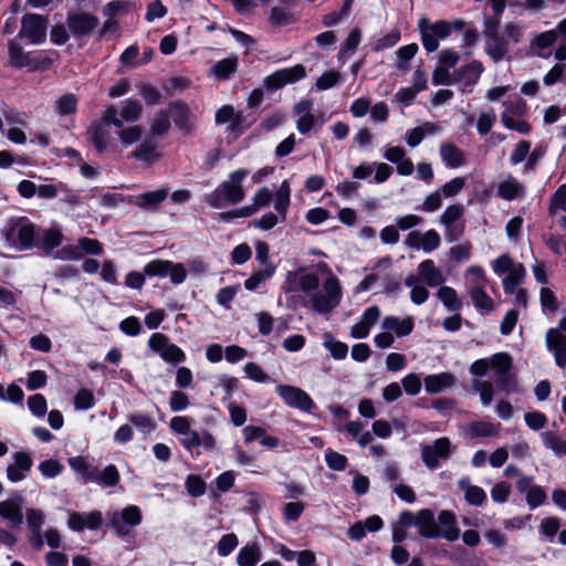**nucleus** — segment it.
Wrapping results in <instances>:
<instances>
[{
	"label": "nucleus",
	"instance_id": "39",
	"mask_svg": "<svg viewBox=\"0 0 566 566\" xmlns=\"http://www.w3.org/2000/svg\"><path fill=\"white\" fill-rule=\"evenodd\" d=\"M132 156L136 159L151 165L159 159L157 153V143L153 138L145 139L133 153Z\"/></svg>",
	"mask_w": 566,
	"mask_h": 566
},
{
	"label": "nucleus",
	"instance_id": "34",
	"mask_svg": "<svg viewBox=\"0 0 566 566\" xmlns=\"http://www.w3.org/2000/svg\"><path fill=\"white\" fill-rule=\"evenodd\" d=\"M458 485L464 492V499L469 504L481 506L486 501L485 491L478 485H472L469 478L460 479Z\"/></svg>",
	"mask_w": 566,
	"mask_h": 566
},
{
	"label": "nucleus",
	"instance_id": "37",
	"mask_svg": "<svg viewBox=\"0 0 566 566\" xmlns=\"http://www.w3.org/2000/svg\"><path fill=\"white\" fill-rule=\"evenodd\" d=\"M524 186L513 177L501 181L497 186V196L504 200L512 201L524 195Z\"/></svg>",
	"mask_w": 566,
	"mask_h": 566
},
{
	"label": "nucleus",
	"instance_id": "56",
	"mask_svg": "<svg viewBox=\"0 0 566 566\" xmlns=\"http://www.w3.org/2000/svg\"><path fill=\"white\" fill-rule=\"evenodd\" d=\"M28 407L31 413L38 418L45 416L48 411V402L43 395L34 394L28 398Z\"/></svg>",
	"mask_w": 566,
	"mask_h": 566
},
{
	"label": "nucleus",
	"instance_id": "8",
	"mask_svg": "<svg viewBox=\"0 0 566 566\" xmlns=\"http://www.w3.org/2000/svg\"><path fill=\"white\" fill-rule=\"evenodd\" d=\"M106 518L107 526L123 537L129 533V527H135L142 523V511L137 505H128L120 512L108 511Z\"/></svg>",
	"mask_w": 566,
	"mask_h": 566
},
{
	"label": "nucleus",
	"instance_id": "10",
	"mask_svg": "<svg viewBox=\"0 0 566 566\" xmlns=\"http://www.w3.org/2000/svg\"><path fill=\"white\" fill-rule=\"evenodd\" d=\"M144 273L150 277L169 276L175 285L184 283L187 277V270L182 263H174L168 260H154L148 262L144 268Z\"/></svg>",
	"mask_w": 566,
	"mask_h": 566
},
{
	"label": "nucleus",
	"instance_id": "63",
	"mask_svg": "<svg viewBox=\"0 0 566 566\" xmlns=\"http://www.w3.org/2000/svg\"><path fill=\"white\" fill-rule=\"evenodd\" d=\"M325 462L329 469L343 471L347 465V458L332 449H327L325 451Z\"/></svg>",
	"mask_w": 566,
	"mask_h": 566
},
{
	"label": "nucleus",
	"instance_id": "12",
	"mask_svg": "<svg viewBox=\"0 0 566 566\" xmlns=\"http://www.w3.org/2000/svg\"><path fill=\"white\" fill-rule=\"evenodd\" d=\"M276 394L283 402L304 412H311L315 408V402L311 396L303 389L290 385H277Z\"/></svg>",
	"mask_w": 566,
	"mask_h": 566
},
{
	"label": "nucleus",
	"instance_id": "33",
	"mask_svg": "<svg viewBox=\"0 0 566 566\" xmlns=\"http://www.w3.org/2000/svg\"><path fill=\"white\" fill-rule=\"evenodd\" d=\"M175 125L182 132L189 133L193 125V117L188 107L181 103H172L169 107Z\"/></svg>",
	"mask_w": 566,
	"mask_h": 566
},
{
	"label": "nucleus",
	"instance_id": "11",
	"mask_svg": "<svg viewBox=\"0 0 566 566\" xmlns=\"http://www.w3.org/2000/svg\"><path fill=\"white\" fill-rule=\"evenodd\" d=\"M421 459L429 470H436L441 461H447L451 455V441L447 437L438 438L432 444H421Z\"/></svg>",
	"mask_w": 566,
	"mask_h": 566
},
{
	"label": "nucleus",
	"instance_id": "46",
	"mask_svg": "<svg viewBox=\"0 0 566 566\" xmlns=\"http://www.w3.org/2000/svg\"><path fill=\"white\" fill-rule=\"evenodd\" d=\"M556 41V34L552 30H548L537 34L531 41V49L536 55L545 57L547 54H545L544 51L549 49Z\"/></svg>",
	"mask_w": 566,
	"mask_h": 566
},
{
	"label": "nucleus",
	"instance_id": "28",
	"mask_svg": "<svg viewBox=\"0 0 566 566\" xmlns=\"http://www.w3.org/2000/svg\"><path fill=\"white\" fill-rule=\"evenodd\" d=\"M168 188L146 191L144 193L134 196L132 202L144 210H156L158 205L168 197Z\"/></svg>",
	"mask_w": 566,
	"mask_h": 566
},
{
	"label": "nucleus",
	"instance_id": "25",
	"mask_svg": "<svg viewBox=\"0 0 566 566\" xmlns=\"http://www.w3.org/2000/svg\"><path fill=\"white\" fill-rule=\"evenodd\" d=\"M463 207L461 205H451L447 207L440 216V222L444 226L449 241H454L462 233V227H457L454 223L462 217Z\"/></svg>",
	"mask_w": 566,
	"mask_h": 566
},
{
	"label": "nucleus",
	"instance_id": "1",
	"mask_svg": "<svg viewBox=\"0 0 566 566\" xmlns=\"http://www.w3.org/2000/svg\"><path fill=\"white\" fill-rule=\"evenodd\" d=\"M318 270L326 274L322 290H318L321 279L317 272L298 268L285 274L282 291L291 296L303 293L307 297L306 305L311 310L327 316L340 304L343 290L339 280L331 272L327 264H318Z\"/></svg>",
	"mask_w": 566,
	"mask_h": 566
},
{
	"label": "nucleus",
	"instance_id": "26",
	"mask_svg": "<svg viewBox=\"0 0 566 566\" xmlns=\"http://www.w3.org/2000/svg\"><path fill=\"white\" fill-rule=\"evenodd\" d=\"M416 276L419 279V282H422L431 287L439 286L446 281L442 271L437 268L434 262L430 259L419 263Z\"/></svg>",
	"mask_w": 566,
	"mask_h": 566
},
{
	"label": "nucleus",
	"instance_id": "45",
	"mask_svg": "<svg viewBox=\"0 0 566 566\" xmlns=\"http://www.w3.org/2000/svg\"><path fill=\"white\" fill-rule=\"evenodd\" d=\"M143 112V106L139 101L125 99L120 109H118V117L124 122L134 123L139 119Z\"/></svg>",
	"mask_w": 566,
	"mask_h": 566
},
{
	"label": "nucleus",
	"instance_id": "58",
	"mask_svg": "<svg viewBox=\"0 0 566 566\" xmlns=\"http://www.w3.org/2000/svg\"><path fill=\"white\" fill-rule=\"evenodd\" d=\"M129 421L143 433H149L156 428L155 420L144 413L138 412L129 416Z\"/></svg>",
	"mask_w": 566,
	"mask_h": 566
},
{
	"label": "nucleus",
	"instance_id": "36",
	"mask_svg": "<svg viewBox=\"0 0 566 566\" xmlns=\"http://www.w3.org/2000/svg\"><path fill=\"white\" fill-rule=\"evenodd\" d=\"M88 480L102 486H114L119 481V473L113 464L107 465L104 470L93 468Z\"/></svg>",
	"mask_w": 566,
	"mask_h": 566
},
{
	"label": "nucleus",
	"instance_id": "20",
	"mask_svg": "<svg viewBox=\"0 0 566 566\" xmlns=\"http://www.w3.org/2000/svg\"><path fill=\"white\" fill-rule=\"evenodd\" d=\"M103 524V515L99 511L88 513L73 512L70 514L67 526L74 532H83L85 528L97 531Z\"/></svg>",
	"mask_w": 566,
	"mask_h": 566
},
{
	"label": "nucleus",
	"instance_id": "53",
	"mask_svg": "<svg viewBox=\"0 0 566 566\" xmlns=\"http://www.w3.org/2000/svg\"><path fill=\"white\" fill-rule=\"evenodd\" d=\"M512 359L506 353H497L490 358V369L495 373L496 379L510 373Z\"/></svg>",
	"mask_w": 566,
	"mask_h": 566
},
{
	"label": "nucleus",
	"instance_id": "23",
	"mask_svg": "<svg viewBox=\"0 0 566 566\" xmlns=\"http://www.w3.org/2000/svg\"><path fill=\"white\" fill-rule=\"evenodd\" d=\"M384 158L396 165L398 175L410 176L415 171L413 163L406 156V150L400 146H389L384 149Z\"/></svg>",
	"mask_w": 566,
	"mask_h": 566
},
{
	"label": "nucleus",
	"instance_id": "49",
	"mask_svg": "<svg viewBox=\"0 0 566 566\" xmlns=\"http://www.w3.org/2000/svg\"><path fill=\"white\" fill-rule=\"evenodd\" d=\"M509 51L507 41L496 34L486 40V52L495 61L502 60Z\"/></svg>",
	"mask_w": 566,
	"mask_h": 566
},
{
	"label": "nucleus",
	"instance_id": "5",
	"mask_svg": "<svg viewBox=\"0 0 566 566\" xmlns=\"http://www.w3.org/2000/svg\"><path fill=\"white\" fill-rule=\"evenodd\" d=\"M123 127V120L118 117V108L108 105L102 113L99 122L93 124L88 129V136L97 153L103 154L111 147L109 126Z\"/></svg>",
	"mask_w": 566,
	"mask_h": 566
},
{
	"label": "nucleus",
	"instance_id": "57",
	"mask_svg": "<svg viewBox=\"0 0 566 566\" xmlns=\"http://www.w3.org/2000/svg\"><path fill=\"white\" fill-rule=\"evenodd\" d=\"M496 122V114L493 109L482 112L478 116L476 130L480 135H486L491 132Z\"/></svg>",
	"mask_w": 566,
	"mask_h": 566
},
{
	"label": "nucleus",
	"instance_id": "31",
	"mask_svg": "<svg viewBox=\"0 0 566 566\" xmlns=\"http://www.w3.org/2000/svg\"><path fill=\"white\" fill-rule=\"evenodd\" d=\"M467 292L470 295L473 305L478 311L491 312L494 308L493 300L486 294V285L465 284Z\"/></svg>",
	"mask_w": 566,
	"mask_h": 566
},
{
	"label": "nucleus",
	"instance_id": "62",
	"mask_svg": "<svg viewBox=\"0 0 566 566\" xmlns=\"http://www.w3.org/2000/svg\"><path fill=\"white\" fill-rule=\"evenodd\" d=\"M189 397L181 390H174L170 394L169 407L172 412H180L189 407Z\"/></svg>",
	"mask_w": 566,
	"mask_h": 566
},
{
	"label": "nucleus",
	"instance_id": "16",
	"mask_svg": "<svg viewBox=\"0 0 566 566\" xmlns=\"http://www.w3.org/2000/svg\"><path fill=\"white\" fill-rule=\"evenodd\" d=\"M441 238L440 234L434 230L430 229L426 232L411 231L405 239V244L415 250H422L426 253H430L440 247Z\"/></svg>",
	"mask_w": 566,
	"mask_h": 566
},
{
	"label": "nucleus",
	"instance_id": "15",
	"mask_svg": "<svg viewBox=\"0 0 566 566\" xmlns=\"http://www.w3.org/2000/svg\"><path fill=\"white\" fill-rule=\"evenodd\" d=\"M23 504L24 499L20 494L0 501V518L12 527L20 526L24 520Z\"/></svg>",
	"mask_w": 566,
	"mask_h": 566
},
{
	"label": "nucleus",
	"instance_id": "29",
	"mask_svg": "<svg viewBox=\"0 0 566 566\" xmlns=\"http://www.w3.org/2000/svg\"><path fill=\"white\" fill-rule=\"evenodd\" d=\"M419 534L424 538H438V526L434 514L430 509L418 511L417 525Z\"/></svg>",
	"mask_w": 566,
	"mask_h": 566
},
{
	"label": "nucleus",
	"instance_id": "50",
	"mask_svg": "<svg viewBox=\"0 0 566 566\" xmlns=\"http://www.w3.org/2000/svg\"><path fill=\"white\" fill-rule=\"evenodd\" d=\"M500 423L474 421L468 424V433L471 438L493 437L497 433Z\"/></svg>",
	"mask_w": 566,
	"mask_h": 566
},
{
	"label": "nucleus",
	"instance_id": "61",
	"mask_svg": "<svg viewBox=\"0 0 566 566\" xmlns=\"http://www.w3.org/2000/svg\"><path fill=\"white\" fill-rule=\"evenodd\" d=\"M142 137V129L139 126H129L122 128L118 132V138L124 147H129Z\"/></svg>",
	"mask_w": 566,
	"mask_h": 566
},
{
	"label": "nucleus",
	"instance_id": "41",
	"mask_svg": "<svg viewBox=\"0 0 566 566\" xmlns=\"http://www.w3.org/2000/svg\"><path fill=\"white\" fill-rule=\"evenodd\" d=\"M239 60L235 55H230L218 61L210 70V74L218 80H228L238 70Z\"/></svg>",
	"mask_w": 566,
	"mask_h": 566
},
{
	"label": "nucleus",
	"instance_id": "9",
	"mask_svg": "<svg viewBox=\"0 0 566 566\" xmlns=\"http://www.w3.org/2000/svg\"><path fill=\"white\" fill-rule=\"evenodd\" d=\"M48 21L42 15L28 13L22 17L21 29L15 38L25 39L30 44H42L46 39Z\"/></svg>",
	"mask_w": 566,
	"mask_h": 566
},
{
	"label": "nucleus",
	"instance_id": "27",
	"mask_svg": "<svg viewBox=\"0 0 566 566\" xmlns=\"http://www.w3.org/2000/svg\"><path fill=\"white\" fill-rule=\"evenodd\" d=\"M455 382V376L448 371L428 375L423 379L424 389L430 395L440 394L454 386Z\"/></svg>",
	"mask_w": 566,
	"mask_h": 566
},
{
	"label": "nucleus",
	"instance_id": "59",
	"mask_svg": "<svg viewBox=\"0 0 566 566\" xmlns=\"http://www.w3.org/2000/svg\"><path fill=\"white\" fill-rule=\"evenodd\" d=\"M69 465L72 470H74L83 480L84 483H88V476L92 473V469L87 464L86 460L83 457H73L69 459Z\"/></svg>",
	"mask_w": 566,
	"mask_h": 566
},
{
	"label": "nucleus",
	"instance_id": "13",
	"mask_svg": "<svg viewBox=\"0 0 566 566\" xmlns=\"http://www.w3.org/2000/svg\"><path fill=\"white\" fill-rule=\"evenodd\" d=\"M148 346L166 363L179 364L186 360L185 352L177 345L169 343L165 334H153L148 340Z\"/></svg>",
	"mask_w": 566,
	"mask_h": 566
},
{
	"label": "nucleus",
	"instance_id": "38",
	"mask_svg": "<svg viewBox=\"0 0 566 566\" xmlns=\"http://www.w3.org/2000/svg\"><path fill=\"white\" fill-rule=\"evenodd\" d=\"M262 558L260 545L256 542L247 543L238 553L239 566H255Z\"/></svg>",
	"mask_w": 566,
	"mask_h": 566
},
{
	"label": "nucleus",
	"instance_id": "60",
	"mask_svg": "<svg viewBox=\"0 0 566 566\" xmlns=\"http://www.w3.org/2000/svg\"><path fill=\"white\" fill-rule=\"evenodd\" d=\"M239 539L235 534H224L218 542L217 551L219 556H228L238 546Z\"/></svg>",
	"mask_w": 566,
	"mask_h": 566
},
{
	"label": "nucleus",
	"instance_id": "64",
	"mask_svg": "<svg viewBox=\"0 0 566 566\" xmlns=\"http://www.w3.org/2000/svg\"><path fill=\"white\" fill-rule=\"evenodd\" d=\"M544 444L546 448L553 450L557 455L566 454V440L560 439L552 432L545 433Z\"/></svg>",
	"mask_w": 566,
	"mask_h": 566
},
{
	"label": "nucleus",
	"instance_id": "32",
	"mask_svg": "<svg viewBox=\"0 0 566 566\" xmlns=\"http://www.w3.org/2000/svg\"><path fill=\"white\" fill-rule=\"evenodd\" d=\"M439 153L443 164L449 168H459L467 164L464 153L454 144H442Z\"/></svg>",
	"mask_w": 566,
	"mask_h": 566
},
{
	"label": "nucleus",
	"instance_id": "17",
	"mask_svg": "<svg viewBox=\"0 0 566 566\" xmlns=\"http://www.w3.org/2000/svg\"><path fill=\"white\" fill-rule=\"evenodd\" d=\"M482 72V64L478 61H472L469 64L461 66L454 73L452 84L458 85L461 92L470 93L472 92L474 85L478 83Z\"/></svg>",
	"mask_w": 566,
	"mask_h": 566
},
{
	"label": "nucleus",
	"instance_id": "30",
	"mask_svg": "<svg viewBox=\"0 0 566 566\" xmlns=\"http://www.w3.org/2000/svg\"><path fill=\"white\" fill-rule=\"evenodd\" d=\"M415 327L413 318L408 316L400 319L397 316H386L381 322V328L384 331L395 332L397 337L408 336Z\"/></svg>",
	"mask_w": 566,
	"mask_h": 566
},
{
	"label": "nucleus",
	"instance_id": "22",
	"mask_svg": "<svg viewBox=\"0 0 566 566\" xmlns=\"http://www.w3.org/2000/svg\"><path fill=\"white\" fill-rule=\"evenodd\" d=\"M97 25L98 19L91 13H70L67 17V28L75 36L85 35L93 31Z\"/></svg>",
	"mask_w": 566,
	"mask_h": 566
},
{
	"label": "nucleus",
	"instance_id": "21",
	"mask_svg": "<svg viewBox=\"0 0 566 566\" xmlns=\"http://www.w3.org/2000/svg\"><path fill=\"white\" fill-rule=\"evenodd\" d=\"M379 317L380 310L378 306L367 307L363 312L359 321L352 326L349 332L350 337L355 339L366 338L369 335L371 327L378 322Z\"/></svg>",
	"mask_w": 566,
	"mask_h": 566
},
{
	"label": "nucleus",
	"instance_id": "3",
	"mask_svg": "<svg viewBox=\"0 0 566 566\" xmlns=\"http://www.w3.org/2000/svg\"><path fill=\"white\" fill-rule=\"evenodd\" d=\"M2 234L11 247L28 250L34 244L35 226L27 217H11L6 221Z\"/></svg>",
	"mask_w": 566,
	"mask_h": 566
},
{
	"label": "nucleus",
	"instance_id": "35",
	"mask_svg": "<svg viewBox=\"0 0 566 566\" xmlns=\"http://www.w3.org/2000/svg\"><path fill=\"white\" fill-rule=\"evenodd\" d=\"M64 235L57 224L43 230L40 234L39 245L46 253H51L55 248L61 245Z\"/></svg>",
	"mask_w": 566,
	"mask_h": 566
},
{
	"label": "nucleus",
	"instance_id": "54",
	"mask_svg": "<svg viewBox=\"0 0 566 566\" xmlns=\"http://www.w3.org/2000/svg\"><path fill=\"white\" fill-rule=\"evenodd\" d=\"M76 107L77 98L74 94H65L61 96L54 105V109L60 116L73 114L76 111Z\"/></svg>",
	"mask_w": 566,
	"mask_h": 566
},
{
	"label": "nucleus",
	"instance_id": "55",
	"mask_svg": "<svg viewBox=\"0 0 566 566\" xmlns=\"http://www.w3.org/2000/svg\"><path fill=\"white\" fill-rule=\"evenodd\" d=\"M243 371L245 377L255 382L268 384L272 381L271 377L262 369L260 365L255 363H247L243 367Z\"/></svg>",
	"mask_w": 566,
	"mask_h": 566
},
{
	"label": "nucleus",
	"instance_id": "51",
	"mask_svg": "<svg viewBox=\"0 0 566 566\" xmlns=\"http://www.w3.org/2000/svg\"><path fill=\"white\" fill-rule=\"evenodd\" d=\"M472 389L474 392L479 394L481 403L484 407H488L492 403L494 398V386L491 381L473 379Z\"/></svg>",
	"mask_w": 566,
	"mask_h": 566
},
{
	"label": "nucleus",
	"instance_id": "47",
	"mask_svg": "<svg viewBox=\"0 0 566 566\" xmlns=\"http://www.w3.org/2000/svg\"><path fill=\"white\" fill-rule=\"evenodd\" d=\"M276 271L274 264H265V266H261L259 271L254 272L248 280L244 282V287L248 291H255L262 283L272 277Z\"/></svg>",
	"mask_w": 566,
	"mask_h": 566
},
{
	"label": "nucleus",
	"instance_id": "52",
	"mask_svg": "<svg viewBox=\"0 0 566 566\" xmlns=\"http://www.w3.org/2000/svg\"><path fill=\"white\" fill-rule=\"evenodd\" d=\"M437 296L449 311L455 312L462 307V302L458 297V293L453 287H440L437 292Z\"/></svg>",
	"mask_w": 566,
	"mask_h": 566
},
{
	"label": "nucleus",
	"instance_id": "7",
	"mask_svg": "<svg viewBox=\"0 0 566 566\" xmlns=\"http://www.w3.org/2000/svg\"><path fill=\"white\" fill-rule=\"evenodd\" d=\"M525 114L526 103L522 98H515L505 104V108L501 114V123L507 129L527 135L531 132V125L524 119Z\"/></svg>",
	"mask_w": 566,
	"mask_h": 566
},
{
	"label": "nucleus",
	"instance_id": "6",
	"mask_svg": "<svg viewBox=\"0 0 566 566\" xmlns=\"http://www.w3.org/2000/svg\"><path fill=\"white\" fill-rule=\"evenodd\" d=\"M18 38L8 41L9 62L17 69L28 67L29 70H40L50 64V61L41 53L25 52Z\"/></svg>",
	"mask_w": 566,
	"mask_h": 566
},
{
	"label": "nucleus",
	"instance_id": "43",
	"mask_svg": "<svg viewBox=\"0 0 566 566\" xmlns=\"http://www.w3.org/2000/svg\"><path fill=\"white\" fill-rule=\"evenodd\" d=\"M566 212V185H562L551 198L549 213L556 216ZM560 227L566 230V214L559 220Z\"/></svg>",
	"mask_w": 566,
	"mask_h": 566
},
{
	"label": "nucleus",
	"instance_id": "14",
	"mask_svg": "<svg viewBox=\"0 0 566 566\" xmlns=\"http://www.w3.org/2000/svg\"><path fill=\"white\" fill-rule=\"evenodd\" d=\"M306 76L305 67L301 64H296L292 67H285L275 71L274 73L268 75L263 85L268 90H277L283 87L286 84L295 83Z\"/></svg>",
	"mask_w": 566,
	"mask_h": 566
},
{
	"label": "nucleus",
	"instance_id": "42",
	"mask_svg": "<svg viewBox=\"0 0 566 566\" xmlns=\"http://www.w3.org/2000/svg\"><path fill=\"white\" fill-rule=\"evenodd\" d=\"M323 347L329 352L331 356L336 360H343L347 357V344L337 340L331 333L323 334Z\"/></svg>",
	"mask_w": 566,
	"mask_h": 566
},
{
	"label": "nucleus",
	"instance_id": "18",
	"mask_svg": "<svg viewBox=\"0 0 566 566\" xmlns=\"http://www.w3.org/2000/svg\"><path fill=\"white\" fill-rule=\"evenodd\" d=\"M13 462L7 467V479L12 483H18L27 479L31 472L33 460L25 451L14 452Z\"/></svg>",
	"mask_w": 566,
	"mask_h": 566
},
{
	"label": "nucleus",
	"instance_id": "48",
	"mask_svg": "<svg viewBox=\"0 0 566 566\" xmlns=\"http://www.w3.org/2000/svg\"><path fill=\"white\" fill-rule=\"evenodd\" d=\"M419 283H420L419 279H417V276L415 274H409L405 280L406 286L411 289V292H410L411 302L416 305L423 304L429 297V291L423 285H420Z\"/></svg>",
	"mask_w": 566,
	"mask_h": 566
},
{
	"label": "nucleus",
	"instance_id": "40",
	"mask_svg": "<svg viewBox=\"0 0 566 566\" xmlns=\"http://www.w3.org/2000/svg\"><path fill=\"white\" fill-rule=\"evenodd\" d=\"M291 188L287 180L282 181L274 195V209L280 216L281 222H284L290 206Z\"/></svg>",
	"mask_w": 566,
	"mask_h": 566
},
{
	"label": "nucleus",
	"instance_id": "4",
	"mask_svg": "<svg viewBox=\"0 0 566 566\" xmlns=\"http://www.w3.org/2000/svg\"><path fill=\"white\" fill-rule=\"evenodd\" d=\"M463 25L464 22L462 20H455L451 23L444 20L431 22L427 18H421L418 21L421 42L428 52L437 51L439 42L446 40L451 34L452 29L461 30Z\"/></svg>",
	"mask_w": 566,
	"mask_h": 566
},
{
	"label": "nucleus",
	"instance_id": "24",
	"mask_svg": "<svg viewBox=\"0 0 566 566\" xmlns=\"http://www.w3.org/2000/svg\"><path fill=\"white\" fill-rule=\"evenodd\" d=\"M438 533L439 537L448 542H455L460 537V528L458 526L457 516L452 511L442 510L438 514Z\"/></svg>",
	"mask_w": 566,
	"mask_h": 566
},
{
	"label": "nucleus",
	"instance_id": "44",
	"mask_svg": "<svg viewBox=\"0 0 566 566\" xmlns=\"http://www.w3.org/2000/svg\"><path fill=\"white\" fill-rule=\"evenodd\" d=\"M526 274L523 264L516 263L515 266L509 271L507 275L503 279V290L506 294H514L517 286L522 284Z\"/></svg>",
	"mask_w": 566,
	"mask_h": 566
},
{
	"label": "nucleus",
	"instance_id": "19",
	"mask_svg": "<svg viewBox=\"0 0 566 566\" xmlns=\"http://www.w3.org/2000/svg\"><path fill=\"white\" fill-rule=\"evenodd\" d=\"M545 343L548 352L554 356L555 364L559 368H566V334L557 328L546 332Z\"/></svg>",
	"mask_w": 566,
	"mask_h": 566
},
{
	"label": "nucleus",
	"instance_id": "2",
	"mask_svg": "<svg viewBox=\"0 0 566 566\" xmlns=\"http://www.w3.org/2000/svg\"><path fill=\"white\" fill-rule=\"evenodd\" d=\"M248 175L249 170L247 169L232 171L226 181L207 196V202L216 209L241 202L245 197L242 182Z\"/></svg>",
	"mask_w": 566,
	"mask_h": 566
}]
</instances>
